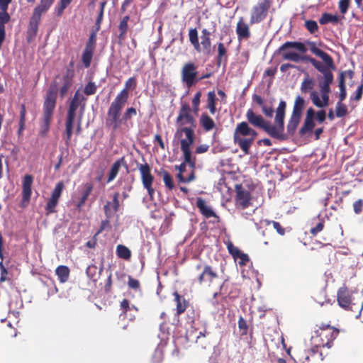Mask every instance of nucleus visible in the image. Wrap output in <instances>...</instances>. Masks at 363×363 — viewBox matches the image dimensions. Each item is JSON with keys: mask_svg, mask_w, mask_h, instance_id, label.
<instances>
[{"mask_svg": "<svg viewBox=\"0 0 363 363\" xmlns=\"http://www.w3.org/2000/svg\"><path fill=\"white\" fill-rule=\"evenodd\" d=\"M286 104L281 101L276 109L274 124L264 121L262 116L254 113L252 109H248L246 113V118L248 122L255 127L263 129L271 137L278 140H286V135L284 133V117Z\"/></svg>", "mask_w": 363, "mask_h": 363, "instance_id": "nucleus-1", "label": "nucleus"}, {"mask_svg": "<svg viewBox=\"0 0 363 363\" xmlns=\"http://www.w3.org/2000/svg\"><path fill=\"white\" fill-rule=\"evenodd\" d=\"M136 85L134 77L129 78L125 82V87L116 96L111 104L107 113L106 121V125L114 130H117L121 124V119L119 118L120 112L126 104L129 94L128 89H134Z\"/></svg>", "mask_w": 363, "mask_h": 363, "instance_id": "nucleus-2", "label": "nucleus"}, {"mask_svg": "<svg viewBox=\"0 0 363 363\" xmlns=\"http://www.w3.org/2000/svg\"><path fill=\"white\" fill-rule=\"evenodd\" d=\"M174 139L180 144L181 150L183 153L184 159L186 162L194 168L196 163V158L192 155L191 147L195 140L194 130L189 128H182L177 129L174 134Z\"/></svg>", "mask_w": 363, "mask_h": 363, "instance_id": "nucleus-3", "label": "nucleus"}, {"mask_svg": "<svg viewBox=\"0 0 363 363\" xmlns=\"http://www.w3.org/2000/svg\"><path fill=\"white\" fill-rule=\"evenodd\" d=\"M257 135V132L247 122H241L236 125L233 140L235 144L238 145L245 155H247Z\"/></svg>", "mask_w": 363, "mask_h": 363, "instance_id": "nucleus-4", "label": "nucleus"}, {"mask_svg": "<svg viewBox=\"0 0 363 363\" xmlns=\"http://www.w3.org/2000/svg\"><path fill=\"white\" fill-rule=\"evenodd\" d=\"M333 81V75L330 72L323 74V80L319 82L320 93L313 91L310 94V99L317 108H322L329 105L330 84Z\"/></svg>", "mask_w": 363, "mask_h": 363, "instance_id": "nucleus-5", "label": "nucleus"}, {"mask_svg": "<svg viewBox=\"0 0 363 363\" xmlns=\"http://www.w3.org/2000/svg\"><path fill=\"white\" fill-rule=\"evenodd\" d=\"M84 100L85 99L83 94L77 91L70 102L66 122V134L67 139L70 138L73 133L74 122L76 118L77 109L80 108L81 111L84 110Z\"/></svg>", "mask_w": 363, "mask_h": 363, "instance_id": "nucleus-6", "label": "nucleus"}, {"mask_svg": "<svg viewBox=\"0 0 363 363\" xmlns=\"http://www.w3.org/2000/svg\"><path fill=\"white\" fill-rule=\"evenodd\" d=\"M211 33L206 28L203 29L201 35V43L199 42L198 32L196 28H191L189 31V41L197 52L209 53L211 42Z\"/></svg>", "mask_w": 363, "mask_h": 363, "instance_id": "nucleus-7", "label": "nucleus"}, {"mask_svg": "<svg viewBox=\"0 0 363 363\" xmlns=\"http://www.w3.org/2000/svg\"><path fill=\"white\" fill-rule=\"evenodd\" d=\"M281 49L284 50L283 58L286 60L299 62L305 61L306 57L303 54L306 51L305 45L301 43H284Z\"/></svg>", "mask_w": 363, "mask_h": 363, "instance_id": "nucleus-8", "label": "nucleus"}, {"mask_svg": "<svg viewBox=\"0 0 363 363\" xmlns=\"http://www.w3.org/2000/svg\"><path fill=\"white\" fill-rule=\"evenodd\" d=\"M311 51L316 56L320 57L325 65H323L321 62L317 61L314 58H311L309 57H306L305 61L311 62L319 72H320L323 74H325L329 72L327 70L326 67H333V60L328 54L321 50L315 45H313L311 48Z\"/></svg>", "mask_w": 363, "mask_h": 363, "instance_id": "nucleus-9", "label": "nucleus"}, {"mask_svg": "<svg viewBox=\"0 0 363 363\" xmlns=\"http://www.w3.org/2000/svg\"><path fill=\"white\" fill-rule=\"evenodd\" d=\"M316 336L312 337V341L316 347L327 346L330 347V342L335 338L337 331L333 328L327 326L316 331Z\"/></svg>", "mask_w": 363, "mask_h": 363, "instance_id": "nucleus-10", "label": "nucleus"}, {"mask_svg": "<svg viewBox=\"0 0 363 363\" xmlns=\"http://www.w3.org/2000/svg\"><path fill=\"white\" fill-rule=\"evenodd\" d=\"M54 1L55 0H40V2L35 6L30 20V25L35 31L38 29L42 15L50 9Z\"/></svg>", "mask_w": 363, "mask_h": 363, "instance_id": "nucleus-11", "label": "nucleus"}, {"mask_svg": "<svg viewBox=\"0 0 363 363\" xmlns=\"http://www.w3.org/2000/svg\"><path fill=\"white\" fill-rule=\"evenodd\" d=\"M270 6L269 0H259L251 10L250 23L255 24L263 21L267 15Z\"/></svg>", "mask_w": 363, "mask_h": 363, "instance_id": "nucleus-12", "label": "nucleus"}, {"mask_svg": "<svg viewBox=\"0 0 363 363\" xmlns=\"http://www.w3.org/2000/svg\"><path fill=\"white\" fill-rule=\"evenodd\" d=\"M57 86H52L46 93L43 104V118L52 120L57 99Z\"/></svg>", "mask_w": 363, "mask_h": 363, "instance_id": "nucleus-13", "label": "nucleus"}, {"mask_svg": "<svg viewBox=\"0 0 363 363\" xmlns=\"http://www.w3.org/2000/svg\"><path fill=\"white\" fill-rule=\"evenodd\" d=\"M176 123L177 129H181L182 128H189L191 130L195 129V121L190 114V108L188 105L182 106Z\"/></svg>", "mask_w": 363, "mask_h": 363, "instance_id": "nucleus-14", "label": "nucleus"}, {"mask_svg": "<svg viewBox=\"0 0 363 363\" xmlns=\"http://www.w3.org/2000/svg\"><path fill=\"white\" fill-rule=\"evenodd\" d=\"M197 67L193 62L185 63L182 69V79L188 87L191 86L196 82Z\"/></svg>", "mask_w": 363, "mask_h": 363, "instance_id": "nucleus-15", "label": "nucleus"}, {"mask_svg": "<svg viewBox=\"0 0 363 363\" xmlns=\"http://www.w3.org/2000/svg\"><path fill=\"white\" fill-rule=\"evenodd\" d=\"M315 111L310 107L306 111L303 125L299 130L300 134L305 135L307 133L311 132L315 126Z\"/></svg>", "mask_w": 363, "mask_h": 363, "instance_id": "nucleus-16", "label": "nucleus"}, {"mask_svg": "<svg viewBox=\"0 0 363 363\" xmlns=\"http://www.w3.org/2000/svg\"><path fill=\"white\" fill-rule=\"evenodd\" d=\"M33 180V177L29 174H26L23 177L22 183V203L23 206L27 205L30 201Z\"/></svg>", "mask_w": 363, "mask_h": 363, "instance_id": "nucleus-17", "label": "nucleus"}, {"mask_svg": "<svg viewBox=\"0 0 363 363\" xmlns=\"http://www.w3.org/2000/svg\"><path fill=\"white\" fill-rule=\"evenodd\" d=\"M251 197L248 191L241 188L237 189L235 198L236 206L240 208H245L251 205Z\"/></svg>", "mask_w": 363, "mask_h": 363, "instance_id": "nucleus-18", "label": "nucleus"}, {"mask_svg": "<svg viewBox=\"0 0 363 363\" xmlns=\"http://www.w3.org/2000/svg\"><path fill=\"white\" fill-rule=\"evenodd\" d=\"M236 33L239 40H247L250 37V28L247 23L240 17L236 26Z\"/></svg>", "mask_w": 363, "mask_h": 363, "instance_id": "nucleus-19", "label": "nucleus"}, {"mask_svg": "<svg viewBox=\"0 0 363 363\" xmlns=\"http://www.w3.org/2000/svg\"><path fill=\"white\" fill-rule=\"evenodd\" d=\"M119 194L116 193L113 195V201H108L104 206V211L108 218H111L119 209Z\"/></svg>", "mask_w": 363, "mask_h": 363, "instance_id": "nucleus-20", "label": "nucleus"}, {"mask_svg": "<svg viewBox=\"0 0 363 363\" xmlns=\"http://www.w3.org/2000/svg\"><path fill=\"white\" fill-rule=\"evenodd\" d=\"M138 169L140 173L143 185L152 184L154 177L151 174V169L147 164H140Z\"/></svg>", "mask_w": 363, "mask_h": 363, "instance_id": "nucleus-21", "label": "nucleus"}, {"mask_svg": "<svg viewBox=\"0 0 363 363\" xmlns=\"http://www.w3.org/2000/svg\"><path fill=\"white\" fill-rule=\"evenodd\" d=\"M337 301L339 305L342 308H346L350 304L351 297L348 290L345 287H342L338 290Z\"/></svg>", "mask_w": 363, "mask_h": 363, "instance_id": "nucleus-22", "label": "nucleus"}, {"mask_svg": "<svg viewBox=\"0 0 363 363\" xmlns=\"http://www.w3.org/2000/svg\"><path fill=\"white\" fill-rule=\"evenodd\" d=\"M216 278L217 276L216 273L213 272L211 268L206 267L202 274L199 276V281L201 283H206L210 285L215 279H216Z\"/></svg>", "mask_w": 363, "mask_h": 363, "instance_id": "nucleus-23", "label": "nucleus"}, {"mask_svg": "<svg viewBox=\"0 0 363 363\" xmlns=\"http://www.w3.org/2000/svg\"><path fill=\"white\" fill-rule=\"evenodd\" d=\"M301 116L295 113H291L290 119L288 122L286 128L287 132L289 135H292L294 134L299 123L301 121Z\"/></svg>", "mask_w": 363, "mask_h": 363, "instance_id": "nucleus-24", "label": "nucleus"}, {"mask_svg": "<svg viewBox=\"0 0 363 363\" xmlns=\"http://www.w3.org/2000/svg\"><path fill=\"white\" fill-rule=\"evenodd\" d=\"M196 206L199 208L201 213L206 217L211 218L216 216L213 210L210 206L206 205L203 199L199 198L196 201Z\"/></svg>", "mask_w": 363, "mask_h": 363, "instance_id": "nucleus-25", "label": "nucleus"}, {"mask_svg": "<svg viewBox=\"0 0 363 363\" xmlns=\"http://www.w3.org/2000/svg\"><path fill=\"white\" fill-rule=\"evenodd\" d=\"M200 124L206 131H210L216 127L213 120L207 114H202L199 119Z\"/></svg>", "mask_w": 363, "mask_h": 363, "instance_id": "nucleus-26", "label": "nucleus"}, {"mask_svg": "<svg viewBox=\"0 0 363 363\" xmlns=\"http://www.w3.org/2000/svg\"><path fill=\"white\" fill-rule=\"evenodd\" d=\"M55 273L60 281L62 283L66 282L69 279V269L67 266L60 265L57 267L55 270Z\"/></svg>", "mask_w": 363, "mask_h": 363, "instance_id": "nucleus-27", "label": "nucleus"}, {"mask_svg": "<svg viewBox=\"0 0 363 363\" xmlns=\"http://www.w3.org/2000/svg\"><path fill=\"white\" fill-rule=\"evenodd\" d=\"M315 86V81L313 79L309 77L308 75H307L303 80L301 84V91L303 93H310L313 90Z\"/></svg>", "mask_w": 363, "mask_h": 363, "instance_id": "nucleus-28", "label": "nucleus"}, {"mask_svg": "<svg viewBox=\"0 0 363 363\" xmlns=\"http://www.w3.org/2000/svg\"><path fill=\"white\" fill-rule=\"evenodd\" d=\"M305 106V100L301 96H297L296 97L292 113H295L297 115L302 116V111Z\"/></svg>", "mask_w": 363, "mask_h": 363, "instance_id": "nucleus-29", "label": "nucleus"}, {"mask_svg": "<svg viewBox=\"0 0 363 363\" xmlns=\"http://www.w3.org/2000/svg\"><path fill=\"white\" fill-rule=\"evenodd\" d=\"M116 254L117 255L122 259H129L131 257L130 250L125 245H118L116 247Z\"/></svg>", "mask_w": 363, "mask_h": 363, "instance_id": "nucleus-30", "label": "nucleus"}, {"mask_svg": "<svg viewBox=\"0 0 363 363\" xmlns=\"http://www.w3.org/2000/svg\"><path fill=\"white\" fill-rule=\"evenodd\" d=\"M122 160H117L114 164L112 165L110 172L108 177V182H111L113 181L117 176L119 169L121 167Z\"/></svg>", "mask_w": 363, "mask_h": 363, "instance_id": "nucleus-31", "label": "nucleus"}, {"mask_svg": "<svg viewBox=\"0 0 363 363\" xmlns=\"http://www.w3.org/2000/svg\"><path fill=\"white\" fill-rule=\"evenodd\" d=\"M174 301L177 303V311L178 314H181L186 310V302L182 297L178 294L177 292L174 293Z\"/></svg>", "mask_w": 363, "mask_h": 363, "instance_id": "nucleus-32", "label": "nucleus"}, {"mask_svg": "<svg viewBox=\"0 0 363 363\" xmlns=\"http://www.w3.org/2000/svg\"><path fill=\"white\" fill-rule=\"evenodd\" d=\"M339 21V17L337 15H333L330 13H323L321 16V18L319 20V22L322 25H325L328 23L332 22V23H337Z\"/></svg>", "mask_w": 363, "mask_h": 363, "instance_id": "nucleus-33", "label": "nucleus"}, {"mask_svg": "<svg viewBox=\"0 0 363 363\" xmlns=\"http://www.w3.org/2000/svg\"><path fill=\"white\" fill-rule=\"evenodd\" d=\"M339 88H340V94H339V99H340L339 101L342 102L345 99V97L347 96L346 88H345V84L344 73H341L340 75Z\"/></svg>", "mask_w": 363, "mask_h": 363, "instance_id": "nucleus-34", "label": "nucleus"}, {"mask_svg": "<svg viewBox=\"0 0 363 363\" xmlns=\"http://www.w3.org/2000/svg\"><path fill=\"white\" fill-rule=\"evenodd\" d=\"M94 50V49L90 48H85L82 55V61L86 67H88L90 65Z\"/></svg>", "mask_w": 363, "mask_h": 363, "instance_id": "nucleus-35", "label": "nucleus"}, {"mask_svg": "<svg viewBox=\"0 0 363 363\" xmlns=\"http://www.w3.org/2000/svg\"><path fill=\"white\" fill-rule=\"evenodd\" d=\"M208 108L211 114L216 113V94L213 91H210L208 94Z\"/></svg>", "mask_w": 363, "mask_h": 363, "instance_id": "nucleus-36", "label": "nucleus"}, {"mask_svg": "<svg viewBox=\"0 0 363 363\" xmlns=\"http://www.w3.org/2000/svg\"><path fill=\"white\" fill-rule=\"evenodd\" d=\"M163 182L167 188L172 190L174 188V184L172 176L166 171H163L161 173Z\"/></svg>", "mask_w": 363, "mask_h": 363, "instance_id": "nucleus-37", "label": "nucleus"}, {"mask_svg": "<svg viewBox=\"0 0 363 363\" xmlns=\"http://www.w3.org/2000/svg\"><path fill=\"white\" fill-rule=\"evenodd\" d=\"M136 113H137V112H136V109L135 108L130 107V108H127L123 118H121V115L119 116V118L121 119V122L120 126L117 129V130L121 128V125L122 124L123 121H127V120L130 119L133 116H135ZM111 129L113 131H116V130H114L113 128H111Z\"/></svg>", "mask_w": 363, "mask_h": 363, "instance_id": "nucleus-38", "label": "nucleus"}, {"mask_svg": "<svg viewBox=\"0 0 363 363\" xmlns=\"http://www.w3.org/2000/svg\"><path fill=\"white\" fill-rule=\"evenodd\" d=\"M129 21V16H125L121 21L119 24V30L121 31L120 38H123L128 29V22Z\"/></svg>", "mask_w": 363, "mask_h": 363, "instance_id": "nucleus-39", "label": "nucleus"}, {"mask_svg": "<svg viewBox=\"0 0 363 363\" xmlns=\"http://www.w3.org/2000/svg\"><path fill=\"white\" fill-rule=\"evenodd\" d=\"M336 116L337 117H342L347 113V107L341 101H338L335 108Z\"/></svg>", "mask_w": 363, "mask_h": 363, "instance_id": "nucleus-40", "label": "nucleus"}, {"mask_svg": "<svg viewBox=\"0 0 363 363\" xmlns=\"http://www.w3.org/2000/svg\"><path fill=\"white\" fill-rule=\"evenodd\" d=\"M10 20V16L6 10H1L0 11V29H5L4 25Z\"/></svg>", "mask_w": 363, "mask_h": 363, "instance_id": "nucleus-41", "label": "nucleus"}, {"mask_svg": "<svg viewBox=\"0 0 363 363\" xmlns=\"http://www.w3.org/2000/svg\"><path fill=\"white\" fill-rule=\"evenodd\" d=\"M63 189H64L63 183L62 182H58L55 185V189H54V190H53V191L52 193L51 196L55 198V199H59Z\"/></svg>", "mask_w": 363, "mask_h": 363, "instance_id": "nucleus-42", "label": "nucleus"}, {"mask_svg": "<svg viewBox=\"0 0 363 363\" xmlns=\"http://www.w3.org/2000/svg\"><path fill=\"white\" fill-rule=\"evenodd\" d=\"M71 84H72L71 79L68 77H66L65 78L64 84H63V86H62V87L60 88V94L62 96H64L67 94L68 89L71 86Z\"/></svg>", "mask_w": 363, "mask_h": 363, "instance_id": "nucleus-43", "label": "nucleus"}, {"mask_svg": "<svg viewBox=\"0 0 363 363\" xmlns=\"http://www.w3.org/2000/svg\"><path fill=\"white\" fill-rule=\"evenodd\" d=\"M51 120L45 118H43V123L40 128V134L42 136H45L49 130Z\"/></svg>", "mask_w": 363, "mask_h": 363, "instance_id": "nucleus-44", "label": "nucleus"}, {"mask_svg": "<svg viewBox=\"0 0 363 363\" xmlns=\"http://www.w3.org/2000/svg\"><path fill=\"white\" fill-rule=\"evenodd\" d=\"M350 4V0H340L338 3V7L342 14H345L347 12Z\"/></svg>", "mask_w": 363, "mask_h": 363, "instance_id": "nucleus-45", "label": "nucleus"}, {"mask_svg": "<svg viewBox=\"0 0 363 363\" xmlns=\"http://www.w3.org/2000/svg\"><path fill=\"white\" fill-rule=\"evenodd\" d=\"M179 182L182 183H189L195 179L194 174L191 172L188 177H186L184 174H177V175Z\"/></svg>", "mask_w": 363, "mask_h": 363, "instance_id": "nucleus-46", "label": "nucleus"}, {"mask_svg": "<svg viewBox=\"0 0 363 363\" xmlns=\"http://www.w3.org/2000/svg\"><path fill=\"white\" fill-rule=\"evenodd\" d=\"M236 262L240 266H245L249 261L247 255L241 252L238 257L234 259Z\"/></svg>", "mask_w": 363, "mask_h": 363, "instance_id": "nucleus-47", "label": "nucleus"}, {"mask_svg": "<svg viewBox=\"0 0 363 363\" xmlns=\"http://www.w3.org/2000/svg\"><path fill=\"white\" fill-rule=\"evenodd\" d=\"M58 200L59 199H55L52 196L50 197L46 206V210L48 213H52L54 211V209L57 204Z\"/></svg>", "mask_w": 363, "mask_h": 363, "instance_id": "nucleus-48", "label": "nucleus"}, {"mask_svg": "<svg viewBox=\"0 0 363 363\" xmlns=\"http://www.w3.org/2000/svg\"><path fill=\"white\" fill-rule=\"evenodd\" d=\"M228 250L229 252L232 255L234 259L238 257V255L242 252L240 250L235 247L231 242L228 243Z\"/></svg>", "mask_w": 363, "mask_h": 363, "instance_id": "nucleus-49", "label": "nucleus"}, {"mask_svg": "<svg viewBox=\"0 0 363 363\" xmlns=\"http://www.w3.org/2000/svg\"><path fill=\"white\" fill-rule=\"evenodd\" d=\"M83 189H84V191L83 193L82 198L83 199V200H86L88 196H89V194H91V192L92 191L93 186L90 183H86L83 185Z\"/></svg>", "mask_w": 363, "mask_h": 363, "instance_id": "nucleus-50", "label": "nucleus"}, {"mask_svg": "<svg viewBox=\"0 0 363 363\" xmlns=\"http://www.w3.org/2000/svg\"><path fill=\"white\" fill-rule=\"evenodd\" d=\"M218 62L220 65L223 60V57L225 56V55L226 53V50L225 48L224 45L222 43H220L218 45Z\"/></svg>", "mask_w": 363, "mask_h": 363, "instance_id": "nucleus-51", "label": "nucleus"}, {"mask_svg": "<svg viewBox=\"0 0 363 363\" xmlns=\"http://www.w3.org/2000/svg\"><path fill=\"white\" fill-rule=\"evenodd\" d=\"M201 96V93L198 91L192 99V105L195 112H197L199 110V106L200 104V99Z\"/></svg>", "mask_w": 363, "mask_h": 363, "instance_id": "nucleus-52", "label": "nucleus"}, {"mask_svg": "<svg viewBox=\"0 0 363 363\" xmlns=\"http://www.w3.org/2000/svg\"><path fill=\"white\" fill-rule=\"evenodd\" d=\"M96 85L92 82H89V84H87L86 85V86L84 88V93L86 95H91L96 92Z\"/></svg>", "mask_w": 363, "mask_h": 363, "instance_id": "nucleus-53", "label": "nucleus"}, {"mask_svg": "<svg viewBox=\"0 0 363 363\" xmlns=\"http://www.w3.org/2000/svg\"><path fill=\"white\" fill-rule=\"evenodd\" d=\"M306 26L311 33H314L318 30V24L314 21H308L306 22Z\"/></svg>", "mask_w": 363, "mask_h": 363, "instance_id": "nucleus-54", "label": "nucleus"}, {"mask_svg": "<svg viewBox=\"0 0 363 363\" xmlns=\"http://www.w3.org/2000/svg\"><path fill=\"white\" fill-rule=\"evenodd\" d=\"M363 206V201L359 199L353 203V209L356 214H359L362 212Z\"/></svg>", "mask_w": 363, "mask_h": 363, "instance_id": "nucleus-55", "label": "nucleus"}, {"mask_svg": "<svg viewBox=\"0 0 363 363\" xmlns=\"http://www.w3.org/2000/svg\"><path fill=\"white\" fill-rule=\"evenodd\" d=\"M326 118V112L324 110H320L318 111H315V119L318 121V123H322Z\"/></svg>", "mask_w": 363, "mask_h": 363, "instance_id": "nucleus-56", "label": "nucleus"}, {"mask_svg": "<svg viewBox=\"0 0 363 363\" xmlns=\"http://www.w3.org/2000/svg\"><path fill=\"white\" fill-rule=\"evenodd\" d=\"M362 92H363V86L360 85L357 87L354 96H351V100L359 101L362 97Z\"/></svg>", "mask_w": 363, "mask_h": 363, "instance_id": "nucleus-57", "label": "nucleus"}, {"mask_svg": "<svg viewBox=\"0 0 363 363\" xmlns=\"http://www.w3.org/2000/svg\"><path fill=\"white\" fill-rule=\"evenodd\" d=\"M96 40V32H94V33H91V35H90V38L89 39V41L86 45V47L94 49Z\"/></svg>", "mask_w": 363, "mask_h": 363, "instance_id": "nucleus-58", "label": "nucleus"}, {"mask_svg": "<svg viewBox=\"0 0 363 363\" xmlns=\"http://www.w3.org/2000/svg\"><path fill=\"white\" fill-rule=\"evenodd\" d=\"M238 327H239V328L240 330H242V333L243 334H246L247 333V323H246V321L245 320V319L242 317H240L239 318Z\"/></svg>", "mask_w": 363, "mask_h": 363, "instance_id": "nucleus-59", "label": "nucleus"}, {"mask_svg": "<svg viewBox=\"0 0 363 363\" xmlns=\"http://www.w3.org/2000/svg\"><path fill=\"white\" fill-rule=\"evenodd\" d=\"M209 145L207 144H201L196 147L195 152L196 154H202L208 151Z\"/></svg>", "mask_w": 363, "mask_h": 363, "instance_id": "nucleus-60", "label": "nucleus"}, {"mask_svg": "<svg viewBox=\"0 0 363 363\" xmlns=\"http://www.w3.org/2000/svg\"><path fill=\"white\" fill-rule=\"evenodd\" d=\"M262 112L265 114V116L268 117H272L274 113V109L272 107H268L265 105H263L262 107Z\"/></svg>", "mask_w": 363, "mask_h": 363, "instance_id": "nucleus-61", "label": "nucleus"}, {"mask_svg": "<svg viewBox=\"0 0 363 363\" xmlns=\"http://www.w3.org/2000/svg\"><path fill=\"white\" fill-rule=\"evenodd\" d=\"M272 223L273 225L274 228L277 230V232L279 235H284V233H285L284 229L283 228H281V225L278 222L272 221Z\"/></svg>", "mask_w": 363, "mask_h": 363, "instance_id": "nucleus-62", "label": "nucleus"}, {"mask_svg": "<svg viewBox=\"0 0 363 363\" xmlns=\"http://www.w3.org/2000/svg\"><path fill=\"white\" fill-rule=\"evenodd\" d=\"M152 184L143 185L144 188L147 189L150 199H153V194H155V189L152 186Z\"/></svg>", "mask_w": 363, "mask_h": 363, "instance_id": "nucleus-63", "label": "nucleus"}, {"mask_svg": "<svg viewBox=\"0 0 363 363\" xmlns=\"http://www.w3.org/2000/svg\"><path fill=\"white\" fill-rule=\"evenodd\" d=\"M139 281L136 279H132V278H129V281H128V286L129 287L132 288V289H138L139 287Z\"/></svg>", "mask_w": 363, "mask_h": 363, "instance_id": "nucleus-64", "label": "nucleus"}]
</instances>
